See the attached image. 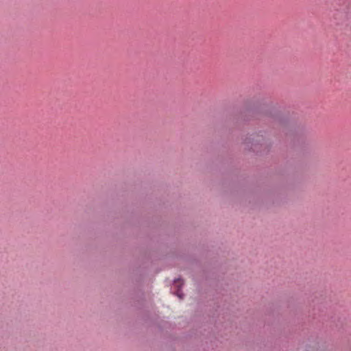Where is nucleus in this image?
Masks as SVG:
<instances>
[{
  "label": "nucleus",
  "instance_id": "nucleus-1",
  "mask_svg": "<svg viewBox=\"0 0 351 351\" xmlns=\"http://www.w3.org/2000/svg\"><path fill=\"white\" fill-rule=\"evenodd\" d=\"M175 283H176V285H179V284H180V280H176V281H175Z\"/></svg>",
  "mask_w": 351,
  "mask_h": 351
},
{
  "label": "nucleus",
  "instance_id": "nucleus-2",
  "mask_svg": "<svg viewBox=\"0 0 351 351\" xmlns=\"http://www.w3.org/2000/svg\"><path fill=\"white\" fill-rule=\"evenodd\" d=\"M177 295H178V296L179 298H182V295H181V294H180L179 292H178Z\"/></svg>",
  "mask_w": 351,
  "mask_h": 351
}]
</instances>
